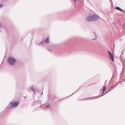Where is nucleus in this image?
Here are the masks:
<instances>
[{
	"mask_svg": "<svg viewBox=\"0 0 125 125\" xmlns=\"http://www.w3.org/2000/svg\"><path fill=\"white\" fill-rule=\"evenodd\" d=\"M100 18L97 15H92L88 16L86 18V20L90 21H93L98 19Z\"/></svg>",
	"mask_w": 125,
	"mask_h": 125,
	"instance_id": "obj_1",
	"label": "nucleus"
},
{
	"mask_svg": "<svg viewBox=\"0 0 125 125\" xmlns=\"http://www.w3.org/2000/svg\"><path fill=\"white\" fill-rule=\"evenodd\" d=\"M16 61V60L15 59L11 57L9 58L8 59V62L11 65H13Z\"/></svg>",
	"mask_w": 125,
	"mask_h": 125,
	"instance_id": "obj_2",
	"label": "nucleus"
},
{
	"mask_svg": "<svg viewBox=\"0 0 125 125\" xmlns=\"http://www.w3.org/2000/svg\"><path fill=\"white\" fill-rule=\"evenodd\" d=\"M108 52L109 54L110 58L111 60L113 62L114 61V58L113 54L110 51H108Z\"/></svg>",
	"mask_w": 125,
	"mask_h": 125,
	"instance_id": "obj_3",
	"label": "nucleus"
},
{
	"mask_svg": "<svg viewBox=\"0 0 125 125\" xmlns=\"http://www.w3.org/2000/svg\"><path fill=\"white\" fill-rule=\"evenodd\" d=\"M10 104L13 106L16 107L17 106L18 104V103L17 102H11L10 103Z\"/></svg>",
	"mask_w": 125,
	"mask_h": 125,
	"instance_id": "obj_4",
	"label": "nucleus"
},
{
	"mask_svg": "<svg viewBox=\"0 0 125 125\" xmlns=\"http://www.w3.org/2000/svg\"><path fill=\"white\" fill-rule=\"evenodd\" d=\"M116 9L118 10L121 11H123V10L120 8L119 7H116Z\"/></svg>",
	"mask_w": 125,
	"mask_h": 125,
	"instance_id": "obj_5",
	"label": "nucleus"
},
{
	"mask_svg": "<svg viewBox=\"0 0 125 125\" xmlns=\"http://www.w3.org/2000/svg\"><path fill=\"white\" fill-rule=\"evenodd\" d=\"M45 42L46 43H48L49 42V38H47L46 40H45Z\"/></svg>",
	"mask_w": 125,
	"mask_h": 125,
	"instance_id": "obj_6",
	"label": "nucleus"
},
{
	"mask_svg": "<svg viewBox=\"0 0 125 125\" xmlns=\"http://www.w3.org/2000/svg\"><path fill=\"white\" fill-rule=\"evenodd\" d=\"M106 86H105L103 88V93H104V92L105 91V90H106Z\"/></svg>",
	"mask_w": 125,
	"mask_h": 125,
	"instance_id": "obj_7",
	"label": "nucleus"
},
{
	"mask_svg": "<svg viewBox=\"0 0 125 125\" xmlns=\"http://www.w3.org/2000/svg\"><path fill=\"white\" fill-rule=\"evenodd\" d=\"M2 5H0V8L2 7Z\"/></svg>",
	"mask_w": 125,
	"mask_h": 125,
	"instance_id": "obj_8",
	"label": "nucleus"
},
{
	"mask_svg": "<svg viewBox=\"0 0 125 125\" xmlns=\"http://www.w3.org/2000/svg\"><path fill=\"white\" fill-rule=\"evenodd\" d=\"M74 0V1H76V0Z\"/></svg>",
	"mask_w": 125,
	"mask_h": 125,
	"instance_id": "obj_9",
	"label": "nucleus"
}]
</instances>
